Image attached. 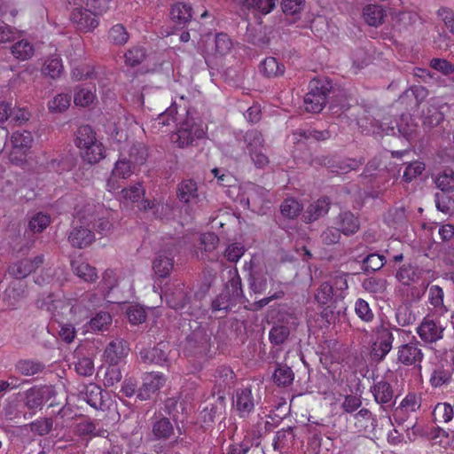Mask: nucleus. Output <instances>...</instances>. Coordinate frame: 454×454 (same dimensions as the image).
Returning <instances> with one entry per match:
<instances>
[{"label":"nucleus","instance_id":"obj_4","mask_svg":"<svg viewBox=\"0 0 454 454\" xmlns=\"http://www.w3.org/2000/svg\"><path fill=\"white\" fill-rule=\"evenodd\" d=\"M33 142L34 138L30 131L14 132L10 139L9 160L16 165L24 163Z\"/></svg>","mask_w":454,"mask_h":454},{"label":"nucleus","instance_id":"obj_32","mask_svg":"<svg viewBox=\"0 0 454 454\" xmlns=\"http://www.w3.org/2000/svg\"><path fill=\"white\" fill-rule=\"evenodd\" d=\"M444 292L442 287L437 285L431 286L428 289V301L433 306L434 312L440 316L444 315L448 309L443 303Z\"/></svg>","mask_w":454,"mask_h":454},{"label":"nucleus","instance_id":"obj_61","mask_svg":"<svg viewBox=\"0 0 454 454\" xmlns=\"http://www.w3.org/2000/svg\"><path fill=\"white\" fill-rule=\"evenodd\" d=\"M325 426L317 423L307 425V431L309 434L310 444L319 448L321 446L322 434L324 433Z\"/></svg>","mask_w":454,"mask_h":454},{"label":"nucleus","instance_id":"obj_57","mask_svg":"<svg viewBox=\"0 0 454 454\" xmlns=\"http://www.w3.org/2000/svg\"><path fill=\"white\" fill-rule=\"evenodd\" d=\"M363 288L372 294H383L387 287V281L382 278H368L362 283Z\"/></svg>","mask_w":454,"mask_h":454},{"label":"nucleus","instance_id":"obj_43","mask_svg":"<svg viewBox=\"0 0 454 454\" xmlns=\"http://www.w3.org/2000/svg\"><path fill=\"white\" fill-rule=\"evenodd\" d=\"M248 281L250 289L254 294H262L267 289L266 272L262 270H251Z\"/></svg>","mask_w":454,"mask_h":454},{"label":"nucleus","instance_id":"obj_19","mask_svg":"<svg viewBox=\"0 0 454 454\" xmlns=\"http://www.w3.org/2000/svg\"><path fill=\"white\" fill-rule=\"evenodd\" d=\"M165 383L162 374L149 373L144 378L143 385L137 390L140 400H147L155 394Z\"/></svg>","mask_w":454,"mask_h":454},{"label":"nucleus","instance_id":"obj_14","mask_svg":"<svg viewBox=\"0 0 454 454\" xmlns=\"http://www.w3.org/2000/svg\"><path fill=\"white\" fill-rule=\"evenodd\" d=\"M175 247H168L160 251L153 262V269L160 278L168 277L174 267Z\"/></svg>","mask_w":454,"mask_h":454},{"label":"nucleus","instance_id":"obj_38","mask_svg":"<svg viewBox=\"0 0 454 454\" xmlns=\"http://www.w3.org/2000/svg\"><path fill=\"white\" fill-rule=\"evenodd\" d=\"M363 15L368 25L378 27L382 24L386 12L381 5L370 4L364 9Z\"/></svg>","mask_w":454,"mask_h":454},{"label":"nucleus","instance_id":"obj_50","mask_svg":"<svg viewBox=\"0 0 454 454\" xmlns=\"http://www.w3.org/2000/svg\"><path fill=\"white\" fill-rule=\"evenodd\" d=\"M301 210V204L294 198L286 199L280 206L281 214L288 218L296 217Z\"/></svg>","mask_w":454,"mask_h":454},{"label":"nucleus","instance_id":"obj_5","mask_svg":"<svg viewBox=\"0 0 454 454\" xmlns=\"http://www.w3.org/2000/svg\"><path fill=\"white\" fill-rule=\"evenodd\" d=\"M72 298V323L79 324L87 319L93 309L99 306L101 298L95 293H83L79 298Z\"/></svg>","mask_w":454,"mask_h":454},{"label":"nucleus","instance_id":"obj_22","mask_svg":"<svg viewBox=\"0 0 454 454\" xmlns=\"http://www.w3.org/2000/svg\"><path fill=\"white\" fill-rule=\"evenodd\" d=\"M129 351V345L123 339L112 340L105 350L106 361L110 364H118L123 357L127 356Z\"/></svg>","mask_w":454,"mask_h":454},{"label":"nucleus","instance_id":"obj_33","mask_svg":"<svg viewBox=\"0 0 454 454\" xmlns=\"http://www.w3.org/2000/svg\"><path fill=\"white\" fill-rule=\"evenodd\" d=\"M73 271L85 282L93 283L98 279L96 268L84 262L74 261L71 263Z\"/></svg>","mask_w":454,"mask_h":454},{"label":"nucleus","instance_id":"obj_24","mask_svg":"<svg viewBox=\"0 0 454 454\" xmlns=\"http://www.w3.org/2000/svg\"><path fill=\"white\" fill-rule=\"evenodd\" d=\"M176 195L180 201L186 204H197L200 201L197 184L192 180L181 182L177 186Z\"/></svg>","mask_w":454,"mask_h":454},{"label":"nucleus","instance_id":"obj_26","mask_svg":"<svg viewBox=\"0 0 454 454\" xmlns=\"http://www.w3.org/2000/svg\"><path fill=\"white\" fill-rule=\"evenodd\" d=\"M192 9L190 4L176 3L170 9V19L176 26L185 27L192 18Z\"/></svg>","mask_w":454,"mask_h":454},{"label":"nucleus","instance_id":"obj_28","mask_svg":"<svg viewBox=\"0 0 454 454\" xmlns=\"http://www.w3.org/2000/svg\"><path fill=\"white\" fill-rule=\"evenodd\" d=\"M424 270L412 264H403L396 273V278L403 285L418 282L423 276Z\"/></svg>","mask_w":454,"mask_h":454},{"label":"nucleus","instance_id":"obj_21","mask_svg":"<svg viewBox=\"0 0 454 454\" xmlns=\"http://www.w3.org/2000/svg\"><path fill=\"white\" fill-rule=\"evenodd\" d=\"M254 403L255 401L250 388L246 387L237 390L233 405L240 417L247 416L254 410Z\"/></svg>","mask_w":454,"mask_h":454},{"label":"nucleus","instance_id":"obj_56","mask_svg":"<svg viewBox=\"0 0 454 454\" xmlns=\"http://www.w3.org/2000/svg\"><path fill=\"white\" fill-rule=\"evenodd\" d=\"M176 109L170 106L164 113L159 114V116L153 121L152 127L155 129H160L164 126H168L170 122H175Z\"/></svg>","mask_w":454,"mask_h":454},{"label":"nucleus","instance_id":"obj_40","mask_svg":"<svg viewBox=\"0 0 454 454\" xmlns=\"http://www.w3.org/2000/svg\"><path fill=\"white\" fill-rule=\"evenodd\" d=\"M294 379L293 370L286 364H278L273 374V380L278 387L291 385Z\"/></svg>","mask_w":454,"mask_h":454},{"label":"nucleus","instance_id":"obj_53","mask_svg":"<svg viewBox=\"0 0 454 454\" xmlns=\"http://www.w3.org/2000/svg\"><path fill=\"white\" fill-rule=\"evenodd\" d=\"M387 262L384 255L371 254L363 260V270L364 271H376L380 270Z\"/></svg>","mask_w":454,"mask_h":454},{"label":"nucleus","instance_id":"obj_55","mask_svg":"<svg viewBox=\"0 0 454 454\" xmlns=\"http://www.w3.org/2000/svg\"><path fill=\"white\" fill-rule=\"evenodd\" d=\"M50 224V216L43 213H37L28 222V230L33 232H42Z\"/></svg>","mask_w":454,"mask_h":454},{"label":"nucleus","instance_id":"obj_8","mask_svg":"<svg viewBox=\"0 0 454 454\" xmlns=\"http://www.w3.org/2000/svg\"><path fill=\"white\" fill-rule=\"evenodd\" d=\"M393 330L383 325L376 329V339L372 344L370 356L379 363L381 362L392 349L394 341Z\"/></svg>","mask_w":454,"mask_h":454},{"label":"nucleus","instance_id":"obj_41","mask_svg":"<svg viewBox=\"0 0 454 454\" xmlns=\"http://www.w3.org/2000/svg\"><path fill=\"white\" fill-rule=\"evenodd\" d=\"M112 316L108 312H98L88 323L90 330L92 332L107 331L112 325Z\"/></svg>","mask_w":454,"mask_h":454},{"label":"nucleus","instance_id":"obj_48","mask_svg":"<svg viewBox=\"0 0 454 454\" xmlns=\"http://www.w3.org/2000/svg\"><path fill=\"white\" fill-rule=\"evenodd\" d=\"M108 38L115 45H123L129 41V35L123 25L116 24L110 28Z\"/></svg>","mask_w":454,"mask_h":454},{"label":"nucleus","instance_id":"obj_49","mask_svg":"<svg viewBox=\"0 0 454 454\" xmlns=\"http://www.w3.org/2000/svg\"><path fill=\"white\" fill-rule=\"evenodd\" d=\"M290 334V329L287 325L276 324L269 333V338L274 345L283 344Z\"/></svg>","mask_w":454,"mask_h":454},{"label":"nucleus","instance_id":"obj_46","mask_svg":"<svg viewBox=\"0 0 454 454\" xmlns=\"http://www.w3.org/2000/svg\"><path fill=\"white\" fill-rule=\"evenodd\" d=\"M434 183L442 192L454 191V171L452 169L443 170L435 177Z\"/></svg>","mask_w":454,"mask_h":454},{"label":"nucleus","instance_id":"obj_54","mask_svg":"<svg viewBox=\"0 0 454 454\" xmlns=\"http://www.w3.org/2000/svg\"><path fill=\"white\" fill-rule=\"evenodd\" d=\"M146 51L143 47H133L125 53V63L129 67L141 64L145 59Z\"/></svg>","mask_w":454,"mask_h":454},{"label":"nucleus","instance_id":"obj_58","mask_svg":"<svg viewBox=\"0 0 454 454\" xmlns=\"http://www.w3.org/2000/svg\"><path fill=\"white\" fill-rule=\"evenodd\" d=\"M117 364H110V365L107 367L104 378V384L106 387L114 386V384L121 381L122 374Z\"/></svg>","mask_w":454,"mask_h":454},{"label":"nucleus","instance_id":"obj_42","mask_svg":"<svg viewBox=\"0 0 454 454\" xmlns=\"http://www.w3.org/2000/svg\"><path fill=\"white\" fill-rule=\"evenodd\" d=\"M12 55L20 60H27L35 53L34 47L27 40H20L15 43L11 48Z\"/></svg>","mask_w":454,"mask_h":454},{"label":"nucleus","instance_id":"obj_34","mask_svg":"<svg viewBox=\"0 0 454 454\" xmlns=\"http://www.w3.org/2000/svg\"><path fill=\"white\" fill-rule=\"evenodd\" d=\"M294 437L295 434L292 427L278 431L272 443L274 450L283 451L288 449L294 444Z\"/></svg>","mask_w":454,"mask_h":454},{"label":"nucleus","instance_id":"obj_62","mask_svg":"<svg viewBox=\"0 0 454 454\" xmlns=\"http://www.w3.org/2000/svg\"><path fill=\"white\" fill-rule=\"evenodd\" d=\"M195 136L199 137L200 135L193 134L192 130L188 129H181L173 137V141L177 144L179 147H184L193 142Z\"/></svg>","mask_w":454,"mask_h":454},{"label":"nucleus","instance_id":"obj_17","mask_svg":"<svg viewBox=\"0 0 454 454\" xmlns=\"http://www.w3.org/2000/svg\"><path fill=\"white\" fill-rule=\"evenodd\" d=\"M139 357L145 364L162 365L168 362V345L160 342L153 348H142L139 351Z\"/></svg>","mask_w":454,"mask_h":454},{"label":"nucleus","instance_id":"obj_30","mask_svg":"<svg viewBox=\"0 0 454 454\" xmlns=\"http://www.w3.org/2000/svg\"><path fill=\"white\" fill-rule=\"evenodd\" d=\"M356 426L362 428L366 433H372L377 425L378 420L370 410L363 408L354 415Z\"/></svg>","mask_w":454,"mask_h":454},{"label":"nucleus","instance_id":"obj_44","mask_svg":"<svg viewBox=\"0 0 454 454\" xmlns=\"http://www.w3.org/2000/svg\"><path fill=\"white\" fill-rule=\"evenodd\" d=\"M247 9H254L262 14L270 12L278 0H239Z\"/></svg>","mask_w":454,"mask_h":454},{"label":"nucleus","instance_id":"obj_37","mask_svg":"<svg viewBox=\"0 0 454 454\" xmlns=\"http://www.w3.org/2000/svg\"><path fill=\"white\" fill-rule=\"evenodd\" d=\"M260 72L266 77H278L284 74L285 66L273 57L266 58L260 65Z\"/></svg>","mask_w":454,"mask_h":454},{"label":"nucleus","instance_id":"obj_23","mask_svg":"<svg viewBox=\"0 0 454 454\" xmlns=\"http://www.w3.org/2000/svg\"><path fill=\"white\" fill-rule=\"evenodd\" d=\"M219 243V238L213 232L202 233L200 236L199 246L195 249V255L199 260H209L207 254L212 253Z\"/></svg>","mask_w":454,"mask_h":454},{"label":"nucleus","instance_id":"obj_27","mask_svg":"<svg viewBox=\"0 0 454 454\" xmlns=\"http://www.w3.org/2000/svg\"><path fill=\"white\" fill-rule=\"evenodd\" d=\"M82 398L88 404L96 410H103L105 407L104 394L102 388L93 383L85 387L82 393Z\"/></svg>","mask_w":454,"mask_h":454},{"label":"nucleus","instance_id":"obj_10","mask_svg":"<svg viewBox=\"0 0 454 454\" xmlns=\"http://www.w3.org/2000/svg\"><path fill=\"white\" fill-rule=\"evenodd\" d=\"M55 395L56 390L52 386L33 387L24 393L25 405L29 411H35Z\"/></svg>","mask_w":454,"mask_h":454},{"label":"nucleus","instance_id":"obj_12","mask_svg":"<svg viewBox=\"0 0 454 454\" xmlns=\"http://www.w3.org/2000/svg\"><path fill=\"white\" fill-rule=\"evenodd\" d=\"M424 357L423 352L417 340L403 344L397 348V360L403 365H419Z\"/></svg>","mask_w":454,"mask_h":454},{"label":"nucleus","instance_id":"obj_3","mask_svg":"<svg viewBox=\"0 0 454 454\" xmlns=\"http://www.w3.org/2000/svg\"><path fill=\"white\" fill-rule=\"evenodd\" d=\"M243 298L241 279L239 276L231 278L225 285L222 293L212 301L213 311L227 312L233 306L240 303Z\"/></svg>","mask_w":454,"mask_h":454},{"label":"nucleus","instance_id":"obj_45","mask_svg":"<svg viewBox=\"0 0 454 454\" xmlns=\"http://www.w3.org/2000/svg\"><path fill=\"white\" fill-rule=\"evenodd\" d=\"M453 408L450 403H437L433 411L434 420L436 423H448L453 418Z\"/></svg>","mask_w":454,"mask_h":454},{"label":"nucleus","instance_id":"obj_29","mask_svg":"<svg viewBox=\"0 0 454 454\" xmlns=\"http://www.w3.org/2000/svg\"><path fill=\"white\" fill-rule=\"evenodd\" d=\"M331 201L328 198L319 199L308 207L304 216L309 222H314L328 213Z\"/></svg>","mask_w":454,"mask_h":454},{"label":"nucleus","instance_id":"obj_51","mask_svg":"<svg viewBox=\"0 0 454 454\" xmlns=\"http://www.w3.org/2000/svg\"><path fill=\"white\" fill-rule=\"evenodd\" d=\"M244 141L247 145L248 153L253 149L259 150L263 148V137L261 132L256 129H251L246 132Z\"/></svg>","mask_w":454,"mask_h":454},{"label":"nucleus","instance_id":"obj_63","mask_svg":"<svg viewBox=\"0 0 454 454\" xmlns=\"http://www.w3.org/2000/svg\"><path fill=\"white\" fill-rule=\"evenodd\" d=\"M340 231L337 226L327 227L320 235L322 242L325 245L331 246L337 244L340 239Z\"/></svg>","mask_w":454,"mask_h":454},{"label":"nucleus","instance_id":"obj_47","mask_svg":"<svg viewBox=\"0 0 454 454\" xmlns=\"http://www.w3.org/2000/svg\"><path fill=\"white\" fill-rule=\"evenodd\" d=\"M451 370L439 366L432 372L429 381L434 387H439L442 385L448 384L451 380Z\"/></svg>","mask_w":454,"mask_h":454},{"label":"nucleus","instance_id":"obj_6","mask_svg":"<svg viewBox=\"0 0 454 454\" xmlns=\"http://www.w3.org/2000/svg\"><path fill=\"white\" fill-rule=\"evenodd\" d=\"M37 306L51 313L56 318L66 319L72 323L73 306L72 298L67 300L57 299L52 294L37 301Z\"/></svg>","mask_w":454,"mask_h":454},{"label":"nucleus","instance_id":"obj_15","mask_svg":"<svg viewBox=\"0 0 454 454\" xmlns=\"http://www.w3.org/2000/svg\"><path fill=\"white\" fill-rule=\"evenodd\" d=\"M444 327L433 319L425 317L417 328V333L427 343L436 342L442 339Z\"/></svg>","mask_w":454,"mask_h":454},{"label":"nucleus","instance_id":"obj_1","mask_svg":"<svg viewBox=\"0 0 454 454\" xmlns=\"http://www.w3.org/2000/svg\"><path fill=\"white\" fill-rule=\"evenodd\" d=\"M74 143L81 149L82 159L88 163H97L105 158L104 146L97 139L90 126L82 125L77 129Z\"/></svg>","mask_w":454,"mask_h":454},{"label":"nucleus","instance_id":"obj_36","mask_svg":"<svg viewBox=\"0 0 454 454\" xmlns=\"http://www.w3.org/2000/svg\"><path fill=\"white\" fill-rule=\"evenodd\" d=\"M44 368L45 365L43 363L31 359H21L15 364V370L24 376H34L42 372Z\"/></svg>","mask_w":454,"mask_h":454},{"label":"nucleus","instance_id":"obj_31","mask_svg":"<svg viewBox=\"0 0 454 454\" xmlns=\"http://www.w3.org/2000/svg\"><path fill=\"white\" fill-rule=\"evenodd\" d=\"M134 163L129 159H120L114 166V168L112 171V176L107 182V186L109 187V190H114V187L112 184L114 182V178H127L129 177L132 172L134 168Z\"/></svg>","mask_w":454,"mask_h":454},{"label":"nucleus","instance_id":"obj_11","mask_svg":"<svg viewBox=\"0 0 454 454\" xmlns=\"http://www.w3.org/2000/svg\"><path fill=\"white\" fill-rule=\"evenodd\" d=\"M43 262V255H36L34 258H24L12 263L8 268V272L16 279H21L38 269Z\"/></svg>","mask_w":454,"mask_h":454},{"label":"nucleus","instance_id":"obj_20","mask_svg":"<svg viewBox=\"0 0 454 454\" xmlns=\"http://www.w3.org/2000/svg\"><path fill=\"white\" fill-rule=\"evenodd\" d=\"M152 434L156 440L167 441L175 434V427L169 419L156 416L152 422Z\"/></svg>","mask_w":454,"mask_h":454},{"label":"nucleus","instance_id":"obj_16","mask_svg":"<svg viewBox=\"0 0 454 454\" xmlns=\"http://www.w3.org/2000/svg\"><path fill=\"white\" fill-rule=\"evenodd\" d=\"M333 223L345 236L354 235L360 229V221L350 211L340 212L333 220Z\"/></svg>","mask_w":454,"mask_h":454},{"label":"nucleus","instance_id":"obj_18","mask_svg":"<svg viewBox=\"0 0 454 454\" xmlns=\"http://www.w3.org/2000/svg\"><path fill=\"white\" fill-rule=\"evenodd\" d=\"M67 239L73 247L82 249L92 244L95 235L90 229L76 225L70 231Z\"/></svg>","mask_w":454,"mask_h":454},{"label":"nucleus","instance_id":"obj_2","mask_svg":"<svg viewBox=\"0 0 454 454\" xmlns=\"http://www.w3.org/2000/svg\"><path fill=\"white\" fill-rule=\"evenodd\" d=\"M332 89V82L327 78L311 80L309 84V91L303 100L305 110L315 114L321 112Z\"/></svg>","mask_w":454,"mask_h":454},{"label":"nucleus","instance_id":"obj_25","mask_svg":"<svg viewBox=\"0 0 454 454\" xmlns=\"http://www.w3.org/2000/svg\"><path fill=\"white\" fill-rule=\"evenodd\" d=\"M371 392L373 395L374 400L377 403L386 410L394 396V391L391 385L385 381L380 380L371 387Z\"/></svg>","mask_w":454,"mask_h":454},{"label":"nucleus","instance_id":"obj_13","mask_svg":"<svg viewBox=\"0 0 454 454\" xmlns=\"http://www.w3.org/2000/svg\"><path fill=\"white\" fill-rule=\"evenodd\" d=\"M70 20L76 29L82 32H89L98 24L96 14L90 9L82 7H75L72 11Z\"/></svg>","mask_w":454,"mask_h":454},{"label":"nucleus","instance_id":"obj_39","mask_svg":"<svg viewBox=\"0 0 454 454\" xmlns=\"http://www.w3.org/2000/svg\"><path fill=\"white\" fill-rule=\"evenodd\" d=\"M84 223L90 224L99 215H107V210L101 204L88 203L78 213Z\"/></svg>","mask_w":454,"mask_h":454},{"label":"nucleus","instance_id":"obj_7","mask_svg":"<svg viewBox=\"0 0 454 454\" xmlns=\"http://www.w3.org/2000/svg\"><path fill=\"white\" fill-rule=\"evenodd\" d=\"M211 334L205 328L198 327L186 339L184 351L187 356H201L209 352Z\"/></svg>","mask_w":454,"mask_h":454},{"label":"nucleus","instance_id":"obj_52","mask_svg":"<svg viewBox=\"0 0 454 454\" xmlns=\"http://www.w3.org/2000/svg\"><path fill=\"white\" fill-rule=\"evenodd\" d=\"M70 103L71 95L60 93L49 101L48 107L51 112L61 113L69 107Z\"/></svg>","mask_w":454,"mask_h":454},{"label":"nucleus","instance_id":"obj_59","mask_svg":"<svg viewBox=\"0 0 454 454\" xmlns=\"http://www.w3.org/2000/svg\"><path fill=\"white\" fill-rule=\"evenodd\" d=\"M53 428L51 419L44 418L37 419L30 424V429L33 433L39 435H45Z\"/></svg>","mask_w":454,"mask_h":454},{"label":"nucleus","instance_id":"obj_35","mask_svg":"<svg viewBox=\"0 0 454 454\" xmlns=\"http://www.w3.org/2000/svg\"><path fill=\"white\" fill-rule=\"evenodd\" d=\"M64 71L62 59L59 55H52L49 57L42 67L43 74L49 76L52 79L59 78Z\"/></svg>","mask_w":454,"mask_h":454},{"label":"nucleus","instance_id":"obj_9","mask_svg":"<svg viewBox=\"0 0 454 454\" xmlns=\"http://www.w3.org/2000/svg\"><path fill=\"white\" fill-rule=\"evenodd\" d=\"M192 289L184 283L172 284L165 292L168 305L174 309H184L191 301Z\"/></svg>","mask_w":454,"mask_h":454},{"label":"nucleus","instance_id":"obj_60","mask_svg":"<svg viewBox=\"0 0 454 454\" xmlns=\"http://www.w3.org/2000/svg\"><path fill=\"white\" fill-rule=\"evenodd\" d=\"M356 314L364 322H371L374 315L368 302L363 299H357L355 303Z\"/></svg>","mask_w":454,"mask_h":454},{"label":"nucleus","instance_id":"obj_64","mask_svg":"<svg viewBox=\"0 0 454 454\" xmlns=\"http://www.w3.org/2000/svg\"><path fill=\"white\" fill-rule=\"evenodd\" d=\"M425 169V164L420 161H413L409 163L403 175V178L406 182H411L419 176Z\"/></svg>","mask_w":454,"mask_h":454}]
</instances>
